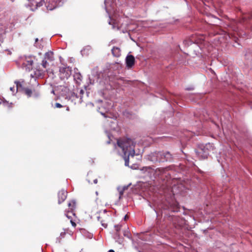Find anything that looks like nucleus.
Segmentation results:
<instances>
[{
    "instance_id": "obj_1",
    "label": "nucleus",
    "mask_w": 252,
    "mask_h": 252,
    "mask_svg": "<svg viewBox=\"0 0 252 252\" xmlns=\"http://www.w3.org/2000/svg\"><path fill=\"white\" fill-rule=\"evenodd\" d=\"M117 145L124 153L123 158L125 165L129 166V160L132 161L135 156V145L133 141L130 138H120L117 140Z\"/></svg>"
},
{
    "instance_id": "obj_2",
    "label": "nucleus",
    "mask_w": 252,
    "mask_h": 252,
    "mask_svg": "<svg viewBox=\"0 0 252 252\" xmlns=\"http://www.w3.org/2000/svg\"><path fill=\"white\" fill-rule=\"evenodd\" d=\"M161 152H155L151 153L148 156V159L153 162H161Z\"/></svg>"
},
{
    "instance_id": "obj_3",
    "label": "nucleus",
    "mask_w": 252,
    "mask_h": 252,
    "mask_svg": "<svg viewBox=\"0 0 252 252\" xmlns=\"http://www.w3.org/2000/svg\"><path fill=\"white\" fill-rule=\"evenodd\" d=\"M71 70L69 67H63L60 68V77L62 79H67L70 75Z\"/></svg>"
},
{
    "instance_id": "obj_4",
    "label": "nucleus",
    "mask_w": 252,
    "mask_h": 252,
    "mask_svg": "<svg viewBox=\"0 0 252 252\" xmlns=\"http://www.w3.org/2000/svg\"><path fill=\"white\" fill-rule=\"evenodd\" d=\"M196 154L198 157L202 159H205L207 158L209 155V151L206 150H204V147L201 146L200 148L196 151Z\"/></svg>"
},
{
    "instance_id": "obj_5",
    "label": "nucleus",
    "mask_w": 252,
    "mask_h": 252,
    "mask_svg": "<svg viewBox=\"0 0 252 252\" xmlns=\"http://www.w3.org/2000/svg\"><path fill=\"white\" fill-rule=\"evenodd\" d=\"M161 162L171 161L173 160L172 155L169 152H161Z\"/></svg>"
},
{
    "instance_id": "obj_6",
    "label": "nucleus",
    "mask_w": 252,
    "mask_h": 252,
    "mask_svg": "<svg viewBox=\"0 0 252 252\" xmlns=\"http://www.w3.org/2000/svg\"><path fill=\"white\" fill-rule=\"evenodd\" d=\"M67 194V191L64 189H62L59 191L58 194L59 204H61L66 199Z\"/></svg>"
},
{
    "instance_id": "obj_7",
    "label": "nucleus",
    "mask_w": 252,
    "mask_h": 252,
    "mask_svg": "<svg viewBox=\"0 0 252 252\" xmlns=\"http://www.w3.org/2000/svg\"><path fill=\"white\" fill-rule=\"evenodd\" d=\"M24 92L25 94L28 96L31 97L32 95L35 97H37L39 96V93L35 90H32L29 88L24 89Z\"/></svg>"
},
{
    "instance_id": "obj_8",
    "label": "nucleus",
    "mask_w": 252,
    "mask_h": 252,
    "mask_svg": "<svg viewBox=\"0 0 252 252\" xmlns=\"http://www.w3.org/2000/svg\"><path fill=\"white\" fill-rule=\"evenodd\" d=\"M126 66L128 68L132 67L135 63V58L133 55H128L126 59Z\"/></svg>"
},
{
    "instance_id": "obj_9",
    "label": "nucleus",
    "mask_w": 252,
    "mask_h": 252,
    "mask_svg": "<svg viewBox=\"0 0 252 252\" xmlns=\"http://www.w3.org/2000/svg\"><path fill=\"white\" fill-rule=\"evenodd\" d=\"M168 209L173 212H177L179 211V204L176 201H172L169 204Z\"/></svg>"
},
{
    "instance_id": "obj_10",
    "label": "nucleus",
    "mask_w": 252,
    "mask_h": 252,
    "mask_svg": "<svg viewBox=\"0 0 252 252\" xmlns=\"http://www.w3.org/2000/svg\"><path fill=\"white\" fill-rule=\"evenodd\" d=\"M68 206L72 215L75 216V214L74 211L76 207V201L74 200H70L68 203Z\"/></svg>"
},
{
    "instance_id": "obj_11",
    "label": "nucleus",
    "mask_w": 252,
    "mask_h": 252,
    "mask_svg": "<svg viewBox=\"0 0 252 252\" xmlns=\"http://www.w3.org/2000/svg\"><path fill=\"white\" fill-rule=\"evenodd\" d=\"M113 55L116 57H119L121 55V50L119 47H114L112 49Z\"/></svg>"
},
{
    "instance_id": "obj_12",
    "label": "nucleus",
    "mask_w": 252,
    "mask_h": 252,
    "mask_svg": "<svg viewBox=\"0 0 252 252\" xmlns=\"http://www.w3.org/2000/svg\"><path fill=\"white\" fill-rule=\"evenodd\" d=\"M204 147V150H206L209 151L214 150V146L212 144L208 143L205 145V146H202Z\"/></svg>"
},
{
    "instance_id": "obj_13",
    "label": "nucleus",
    "mask_w": 252,
    "mask_h": 252,
    "mask_svg": "<svg viewBox=\"0 0 252 252\" xmlns=\"http://www.w3.org/2000/svg\"><path fill=\"white\" fill-rule=\"evenodd\" d=\"M97 220H98L100 221L101 223V225L104 227L106 228L107 226V223L105 222V221L103 220H101V217L100 216H97Z\"/></svg>"
},
{
    "instance_id": "obj_14",
    "label": "nucleus",
    "mask_w": 252,
    "mask_h": 252,
    "mask_svg": "<svg viewBox=\"0 0 252 252\" xmlns=\"http://www.w3.org/2000/svg\"><path fill=\"white\" fill-rule=\"evenodd\" d=\"M45 57L48 60H53V53L52 52H48L45 54Z\"/></svg>"
},
{
    "instance_id": "obj_15",
    "label": "nucleus",
    "mask_w": 252,
    "mask_h": 252,
    "mask_svg": "<svg viewBox=\"0 0 252 252\" xmlns=\"http://www.w3.org/2000/svg\"><path fill=\"white\" fill-rule=\"evenodd\" d=\"M15 83L16 84V92H17L18 88L22 87V85L19 82H15Z\"/></svg>"
},
{
    "instance_id": "obj_16",
    "label": "nucleus",
    "mask_w": 252,
    "mask_h": 252,
    "mask_svg": "<svg viewBox=\"0 0 252 252\" xmlns=\"http://www.w3.org/2000/svg\"><path fill=\"white\" fill-rule=\"evenodd\" d=\"M115 230L117 231V233H118L121 229V226L120 225H115ZM117 235H118V233L116 234Z\"/></svg>"
},
{
    "instance_id": "obj_17",
    "label": "nucleus",
    "mask_w": 252,
    "mask_h": 252,
    "mask_svg": "<svg viewBox=\"0 0 252 252\" xmlns=\"http://www.w3.org/2000/svg\"><path fill=\"white\" fill-rule=\"evenodd\" d=\"M47 62L45 60H43L42 63V65L44 68H46Z\"/></svg>"
},
{
    "instance_id": "obj_18",
    "label": "nucleus",
    "mask_w": 252,
    "mask_h": 252,
    "mask_svg": "<svg viewBox=\"0 0 252 252\" xmlns=\"http://www.w3.org/2000/svg\"><path fill=\"white\" fill-rule=\"evenodd\" d=\"M55 107L56 108H62L63 107V105H62L60 103H55Z\"/></svg>"
},
{
    "instance_id": "obj_19",
    "label": "nucleus",
    "mask_w": 252,
    "mask_h": 252,
    "mask_svg": "<svg viewBox=\"0 0 252 252\" xmlns=\"http://www.w3.org/2000/svg\"><path fill=\"white\" fill-rule=\"evenodd\" d=\"M70 211H68V212H66V213L65 214L66 217L69 220H71L72 219V217L71 216H69L68 215V213L70 212Z\"/></svg>"
},
{
    "instance_id": "obj_20",
    "label": "nucleus",
    "mask_w": 252,
    "mask_h": 252,
    "mask_svg": "<svg viewBox=\"0 0 252 252\" xmlns=\"http://www.w3.org/2000/svg\"><path fill=\"white\" fill-rule=\"evenodd\" d=\"M70 221L73 227H75L76 226V223L74 221H73L72 219L70 220Z\"/></svg>"
},
{
    "instance_id": "obj_21",
    "label": "nucleus",
    "mask_w": 252,
    "mask_h": 252,
    "mask_svg": "<svg viewBox=\"0 0 252 252\" xmlns=\"http://www.w3.org/2000/svg\"><path fill=\"white\" fill-rule=\"evenodd\" d=\"M158 171H159L161 173H163V172L165 171V169H164V168H158Z\"/></svg>"
},
{
    "instance_id": "obj_22",
    "label": "nucleus",
    "mask_w": 252,
    "mask_h": 252,
    "mask_svg": "<svg viewBox=\"0 0 252 252\" xmlns=\"http://www.w3.org/2000/svg\"><path fill=\"white\" fill-rule=\"evenodd\" d=\"M10 90L12 92V93H14L15 91V87L13 86V87H10Z\"/></svg>"
},
{
    "instance_id": "obj_23",
    "label": "nucleus",
    "mask_w": 252,
    "mask_h": 252,
    "mask_svg": "<svg viewBox=\"0 0 252 252\" xmlns=\"http://www.w3.org/2000/svg\"><path fill=\"white\" fill-rule=\"evenodd\" d=\"M93 182L94 184H96L97 183V179H94V180H93Z\"/></svg>"
},
{
    "instance_id": "obj_24",
    "label": "nucleus",
    "mask_w": 252,
    "mask_h": 252,
    "mask_svg": "<svg viewBox=\"0 0 252 252\" xmlns=\"http://www.w3.org/2000/svg\"><path fill=\"white\" fill-rule=\"evenodd\" d=\"M145 168L146 170H150L151 169L150 167H146Z\"/></svg>"
},
{
    "instance_id": "obj_25",
    "label": "nucleus",
    "mask_w": 252,
    "mask_h": 252,
    "mask_svg": "<svg viewBox=\"0 0 252 252\" xmlns=\"http://www.w3.org/2000/svg\"><path fill=\"white\" fill-rule=\"evenodd\" d=\"M108 252H115V251L113 250H110Z\"/></svg>"
},
{
    "instance_id": "obj_26",
    "label": "nucleus",
    "mask_w": 252,
    "mask_h": 252,
    "mask_svg": "<svg viewBox=\"0 0 252 252\" xmlns=\"http://www.w3.org/2000/svg\"><path fill=\"white\" fill-rule=\"evenodd\" d=\"M128 218L127 216L126 215L125 217V220H126L127 219V218Z\"/></svg>"
},
{
    "instance_id": "obj_27",
    "label": "nucleus",
    "mask_w": 252,
    "mask_h": 252,
    "mask_svg": "<svg viewBox=\"0 0 252 252\" xmlns=\"http://www.w3.org/2000/svg\"><path fill=\"white\" fill-rule=\"evenodd\" d=\"M123 191H120V195H122L123 194Z\"/></svg>"
},
{
    "instance_id": "obj_28",
    "label": "nucleus",
    "mask_w": 252,
    "mask_h": 252,
    "mask_svg": "<svg viewBox=\"0 0 252 252\" xmlns=\"http://www.w3.org/2000/svg\"><path fill=\"white\" fill-rule=\"evenodd\" d=\"M38 41V39L36 38L35 39V42H37Z\"/></svg>"
},
{
    "instance_id": "obj_29",
    "label": "nucleus",
    "mask_w": 252,
    "mask_h": 252,
    "mask_svg": "<svg viewBox=\"0 0 252 252\" xmlns=\"http://www.w3.org/2000/svg\"><path fill=\"white\" fill-rule=\"evenodd\" d=\"M88 182H89V183H91V180H90V179L89 177H88Z\"/></svg>"
},
{
    "instance_id": "obj_30",
    "label": "nucleus",
    "mask_w": 252,
    "mask_h": 252,
    "mask_svg": "<svg viewBox=\"0 0 252 252\" xmlns=\"http://www.w3.org/2000/svg\"><path fill=\"white\" fill-rule=\"evenodd\" d=\"M66 110H67V111H69V107H66Z\"/></svg>"
},
{
    "instance_id": "obj_31",
    "label": "nucleus",
    "mask_w": 252,
    "mask_h": 252,
    "mask_svg": "<svg viewBox=\"0 0 252 252\" xmlns=\"http://www.w3.org/2000/svg\"><path fill=\"white\" fill-rule=\"evenodd\" d=\"M249 18H252V14L251 15V16L249 17Z\"/></svg>"
},
{
    "instance_id": "obj_32",
    "label": "nucleus",
    "mask_w": 252,
    "mask_h": 252,
    "mask_svg": "<svg viewBox=\"0 0 252 252\" xmlns=\"http://www.w3.org/2000/svg\"><path fill=\"white\" fill-rule=\"evenodd\" d=\"M80 93H82V94L83 93V91L82 90H81L80 91Z\"/></svg>"
},
{
    "instance_id": "obj_33",
    "label": "nucleus",
    "mask_w": 252,
    "mask_h": 252,
    "mask_svg": "<svg viewBox=\"0 0 252 252\" xmlns=\"http://www.w3.org/2000/svg\"><path fill=\"white\" fill-rule=\"evenodd\" d=\"M96 194L97 195H98V192L97 191H96L95 192Z\"/></svg>"
}]
</instances>
